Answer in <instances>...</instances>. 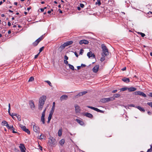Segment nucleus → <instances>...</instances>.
Returning a JSON list of instances; mask_svg holds the SVG:
<instances>
[{
	"mask_svg": "<svg viewBox=\"0 0 152 152\" xmlns=\"http://www.w3.org/2000/svg\"><path fill=\"white\" fill-rule=\"evenodd\" d=\"M101 47L103 52L101 54L105 55V56H107L109 54V52L106 46L104 44H102L101 45Z\"/></svg>",
	"mask_w": 152,
	"mask_h": 152,
	"instance_id": "nucleus-1",
	"label": "nucleus"
},
{
	"mask_svg": "<svg viewBox=\"0 0 152 152\" xmlns=\"http://www.w3.org/2000/svg\"><path fill=\"white\" fill-rule=\"evenodd\" d=\"M114 100V98L113 97H111L108 98H104L102 99L100 101L102 103H106L110 101H113Z\"/></svg>",
	"mask_w": 152,
	"mask_h": 152,
	"instance_id": "nucleus-2",
	"label": "nucleus"
},
{
	"mask_svg": "<svg viewBox=\"0 0 152 152\" xmlns=\"http://www.w3.org/2000/svg\"><path fill=\"white\" fill-rule=\"evenodd\" d=\"M134 94L136 95H139L142 96L144 97H146V95L144 93L141 91H135L134 92Z\"/></svg>",
	"mask_w": 152,
	"mask_h": 152,
	"instance_id": "nucleus-3",
	"label": "nucleus"
},
{
	"mask_svg": "<svg viewBox=\"0 0 152 152\" xmlns=\"http://www.w3.org/2000/svg\"><path fill=\"white\" fill-rule=\"evenodd\" d=\"M46 99V96H45L43 95L40 97L39 99V102L45 103Z\"/></svg>",
	"mask_w": 152,
	"mask_h": 152,
	"instance_id": "nucleus-4",
	"label": "nucleus"
},
{
	"mask_svg": "<svg viewBox=\"0 0 152 152\" xmlns=\"http://www.w3.org/2000/svg\"><path fill=\"white\" fill-rule=\"evenodd\" d=\"M19 147L21 152H26L25 150L26 149L23 144H20Z\"/></svg>",
	"mask_w": 152,
	"mask_h": 152,
	"instance_id": "nucleus-5",
	"label": "nucleus"
},
{
	"mask_svg": "<svg viewBox=\"0 0 152 152\" xmlns=\"http://www.w3.org/2000/svg\"><path fill=\"white\" fill-rule=\"evenodd\" d=\"M33 130L34 132H38L39 131V127L37 125H36L35 124H33Z\"/></svg>",
	"mask_w": 152,
	"mask_h": 152,
	"instance_id": "nucleus-6",
	"label": "nucleus"
},
{
	"mask_svg": "<svg viewBox=\"0 0 152 152\" xmlns=\"http://www.w3.org/2000/svg\"><path fill=\"white\" fill-rule=\"evenodd\" d=\"M99 65H95L92 69L94 73H96L99 70Z\"/></svg>",
	"mask_w": 152,
	"mask_h": 152,
	"instance_id": "nucleus-7",
	"label": "nucleus"
},
{
	"mask_svg": "<svg viewBox=\"0 0 152 152\" xmlns=\"http://www.w3.org/2000/svg\"><path fill=\"white\" fill-rule=\"evenodd\" d=\"M89 42L88 41L84 39L80 40L79 42V43L80 45H82L83 44H88Z\"/></svg>",
	"mask_w": 152,
	"mask_h": 152,
	"instance_id": "nucleus-8",
	"label": "nucleus"
},
{
	"mask_svg": "<svg viewBox=\"0 0 152 152\" xmlns=\"http://www.w3.org/2000/svg\"><path fill=\"white\" fill-rule=\"evenodd\" d=\"M29 104L32 110H34L35 108V105L34 102L32 100H31L29 102Z\"/></svg>",
	"mask_w": 152,
	"mask_h": 152,
	"instance_id": "nucleus-9",
	"label": "nucleus"
},
{
	"mask_svg": "<svg viewBox=\"0 0 152 152\" xmlns=\"http://www.w3.org/2000/svg\"><path fill=\"white\" fill-rule=\"evenodd\" d=\"M75 120L78 123H79L81 125H83L84 124L83 122V121L81 119H76Z\"/></svg>",
	"mask_w": 152,
	"mask_h": 152,
	"instance_id": "nucleus-10",
	"label": "nucleus"
},
{
	"mask_svg": "<svg viewBox=\"0 0 152 152\" xmlns=\"http://www.w3.org/2000/svg\"><path fill=\"white\" fill-rule=\"evenodd\" d=\"M87 56L89 58H90L91 57H93L94 58L95 57V55L92 54L91 52H88L87 54Z\"/></svg>",
	"mask_w": 152,
	"mask_h": 152,
	"instance_id": "nucleus-11",
	"label": "nucleus"
},
{
	"mask_svg": "<svg viewBox=\"0 0 152 152\" xmlns=\"http://www.w3.org/2000/svg\"><path fill=\"white\" fill-rule=\"evenodd\" d=\"M68 96L66 95L62 96L60 97V100L62 101L68 98Z\"/></svg>",
	"mask_w": 152,
	"mask_h": 152,
	"instance_id": "nucleus-12",
	"label": "nucleus"
},
{
	"mask_svg": "<svg viewBox=\"0 0 152 152\" xmlns=\"http://www.w3.org/2000/svg\"><path fill=\"white\" fill-rule=\"evenodd\" d=\"M45 103H40V102H39L38 106H39V110H42V108L43 107V105Z\"/></svg>",
	"mask_w": 152,
	"mask_h": 152,
	"instance_id": "nucleus-13",
	"label": "nucleus"
},
{
	"mask_svg": "<svg viewBox=\"0 0 152 152\" xmlns=\"http://www.w3.org/2000/svg\"><path fill=\"white\" fill-rule=\"evenodd\" d=\"M75 111L76 113L79 112L80 111V109L79 106L77 104L75 105Z\"/></svg>",
	"mask_w": 152,
	"mask_h": 152,
	"instance_id": "nucleus-14",
	"label": "nucleus"
},
{
	"mask_svg": "<svg viewBox=\"0 0 152 152\" xmlns=\"http://www.w3.org/2000/svg\"><path fill=\"white\" fill-rule=\"evenodd\" d=\"M122 80L126 83H128L129 82L130 80L128 78L124 77L122 78Z\"/></svg>",
	"mask_w": 152,
	"mask_h": 152,
	"instance_id": "nucleus-15",
	"label": "nucleus"
},
{
	"mask_svg": "<svg viewBox=\"0 0 152 152\" xmlns=\"http://www.w3.org/2000/svg\"><path fill=\"white\" fill-rule=\"evenodd\" d=\"M53 113H50L48 118V121L47 123L48 124L50 123V121L51 119L52 115Z\"/></svg>",
	"mask_w": 152,
	"mask_h": 152,
	"instance_id": "nucleus-16",
	"label": "nucleus"
},
{
	"mask_svg": "<svg viewBox=\"0 0 152 152\" xmlns=\"http://www.w3.org/2000/svg\"><path fill=\"white\" fill-rule=\"evenodd\" d=\"M137 88L134 87H131L128 88V90L129 92L134 91H135Z\"/></svg>",
	"mask_w": 152,
	"mask_h": 152,
	"instance_id": "nucleus-17",
	"label": "nucleus"
},
{
	"mask_svg": "<svg viewBox=\"0 0 152 152\" xmlns=\"http://www.w3.org/2000/svg\"><path fill=\"white\" fill-rule=\"evenodd\" d=\"M55 102H53V106L51 108V110L50 113H53L54 110H55Z\"/></svg>",
	"mask_w": 152,
	"mask_h": 152,
	"instance_id": "nucleus-18",
	"label": "nucleus"
},
{
	"mask_svg": "<svg viewBox=\"0 0 152 152\" xmlns=\"http://www.w3.org/2000/svg\"><path fill=\"white\" fill-rule=\"evenodd\" d=\"M73 41H68L67 42H65V45H66V46H67L69 45H70L71 44H72L73 43Z\"/></svg>",
	"mask_w": 152,
	"mask_h": 152,
	"instance_id": "nucleus-19",
	"label": "nucleus"
},
{
	"mask_svg": "<svg viewBox=\"0 0 152 152\" xmlns=\"http://www.w3.org/2000/svg\"><path fill=\"white\" fill-rule=\"evenodd\" d=\"M136 108H137L140 111L144 112H145V110L144 108H143L140 106H138L136 107Z\"/></svg>",
	"mask_w": 152,
	"mask_h": 152,
	"instance_id": "nucleus-20",
	"label": "nucleus"
},
{
	"mask_svg": "<svg viewBox=\"0 0 152 152\" xmlns=\"http://www.w3.org/2000/svg\"><path fill=\"white\" fill-rule=\"evenodd\" d=\"M45 115L43 114H42V116L41 118V121L42 122V123L44 124H45Z\"/></svg>",
	"mask_w": 152,
	"mask_h": 152,
	"instance_id": "nucleus-21",
	"label": "nucleus"
},
{
	"mask_svg": "<svg viewBox=\"0 0 152 152\" xmlns=\"http://www.w3.org/2000/svg\"><path fill=\"white\" fill-rule=\"evenodd\" d=\"M87 107L88 108H90L91 109L93 110L96 111L97 112L98 111V110H99V109H98L97 108L94 107L90 106H87Z\"/></svg>",
	"mask_w": 152,
	"mask_h": 152,
	"instance_id": "nucleus-22",
	"label": "nucleus"
},
{
	"mask_svg": "<svg viewBox=\"0 0 152 152\" xmlns=\"http://www.w3.org/2000/svg\"><path fill=\"white\" fill-rule=\"evenodd\" d=\"M85 116L86 117L89 118H92L93 117V115L91 113H86L85 114Z\"/></svg>",
	"mask_w": 152,
	"mask_h": 152,
	"instance_id": "nucleus-23",
	"label": "nucleus"
},
{
	"mask_svg": "<svg viewBox=\"0 0 152 152\" xmlns=\"http://www.w3.org/2000/svg\"><path fill=\"white\" fill-rule=\"evenodd\" d=\"M2 124L3 125L6 126L8 127V124L7 122L5 121H3L2 122Z\"/></svg>",
	"mask_w": 152,
	"mask_h": 152,
	"instance_id": "nucleus-24",
	"label": "nucleus"
},
{
	"mask_svg": "<svg viewBox=\"0 0 152 152\" xmlns=\"http://www.w3.org/2000/svg\"><path fill=\"white\" fill-rule=\"evenodd\" d=\"M102 57L100 58V61L102 62L104 61L105 59V55L101 54Z\"/></svg>",
	"mask_w": 152,
	"mask_h": 152,
	"instance_id": "nucleus-25",
	"label": "nucleus"
},
{
	"mask_svg": "<svg viewBox=\"0 0 152 152\" xmlns=\"http://www.w3.org/2000/svg\"><path fill=\"white\" fill-rule=\"evenodd\" d=\"M65 142V140L64 139H62L59 142V143L61 145H63Z\"/></svg>",
	"mask_w": 152,
	"mask_h": 152,
	"instance_id": "nucleus-26",
	"label": "nucleus"
},
{
	"mask_svg": "<svg viewBox=\"0 0 152 152\" xmlns=\"http://www.w3.org/2000/svg\"><path fill=\"white\" fill-rule=\"evenodd\" d=\"M45 137L44 134H41V135L39 136V139H45Z\"/></svg>",
	"mask_w": 152,
	"mask_h": 152,
	"instance_id": "nucleus-27",
	"label": "nucleus"
},
{
	"mask_svg": "<svg viewBox=\"0 0 152 152\" xmlns=\"http://www.w3.org/2000/svg\"><path fill=\"white\" fill-rule=\"evenodd\" d=\"M62 129L61 128L60 129L58 132V135L59 137H60L62 135Z\"/></svg>",
	"mask_w": 152,
	"mask_h": 152,
	"instance_id": "nucleus-28",
	"label": "nucleus"
},
{
	"mask_svg": "<svg viewBox=\"0 0 152 152\" xmlns=\"http://www.w3.org/2000/svg\"><path fill=\"white\" fill-rule=\"evenodd\" d=\"M66 47L65 44L64 43L63 44L61 45L60 47V48L61 49V50L64 49Z\"/></svg>",
	"mask_w": 152,
	"mask_h": 152,
	"instance_id": "nucleus-29",
	"label": "nucleus"
},
{
	"mask_svg": "<svg viewBox=\"0 0 152 152\" xmlns=\"http://www.w3.org/2000/svg\"><path fill=\"white\" fill-rule=\"evenodd\" d=\"M39 42L37 40H36L35 42H34V43H33V45L35 46H37L38 44L39 43Z\"/></svg>",
	"mask_w": 152,
	"mask_h": 152,
	"instance_id": "nucleus-30",
	"label": "nucleus"
},
{
	"mask_svg": "<svg viewBox=\"0 0 152 152\" xmlns=\"http://www.w3.org/2000/svg\"><path fill=\"white\" fill-rule=\"evenodd\" d=\"M44 37H43V35H42L37 40L39 42L40 41L43 39L44 38Z\"/></svg>",
	"mask_w": 152,
	"mask_h": 152,
	"instance_id": "nucleus-31",
	"label": "nucleus"
},
{
	"mask_svg": "<svg viewBox=\"0 0 152 152\" xmlns=\"http://www.w3.org/2000/svg\"><path fill=\"white\" fill-rule=\"evenodd\" d=\"M55 139H53V137L52 138V139H50V140L49 141V142L51 144H53L54 142V140Z\"/></svg>",
	"mask_w": 152,
	"mask_h": 152,
	"instance_id": "nucleus-32",
	"label": "nucleus"
},
{
	"mask_svg": "<svg viewBox=\"0 0 152 152\" xmlns=\"http://www.w3.org/2000/svg\"><path fill=\"white\" fill-rule=\"evenodd\" d=\"M68 66H69V68L70 69H71L72 70H74V66L73 65H71V64H68Z\"/></svg>",
	"mask_w": 152,
	"mask_h": 152,
	"instance_id": "nucleus-33",
	"label": "nucleus"
},
{
	"mask_svg": "<svg viewBox=\"0 0 152 152\" xmlns=\"http://www.w3.org/2000/svg\"><path fill=\"white\" fill-rule=\"evenodd\" d=\"M121 95L120 94H115L114 95H113L114 97H113L114 98H118V97H119Z\"/></svg>",
	"mask_w": 152,
	"mask_h": 152,
	"instance_id": "nucleus-34",
	"label": "nucleus"
},
{
	"mask_svg": "<svg viewBox=\"0 0 152 152\" xmlns=\"http://www.w3.org/2000/svg\"><path fill=\"white\" fill-rule=\"evenodd\" d=\"M95 4H98V6H99L101 4L100 0H97V2H96Z\"/></svg>",
	"mask_w": 152,
	"mask_h": 152,
	"instance_id": "nucleus-35",
	"label": "nucleus"
},
{
	"mask_svg": "<svg viewBox=\"0 0 152 152\" xmlns=\"http://www.w3.org/2000/svg\"><path fill=\"white\" fill-rule=\"evenodd\" d=\"M17 114L15 113H12L11 114H10V115L12 117V118L13 119H14V116H16L17 115Z\"/></svg>",
	"mask_w": 152,
	"mask_h": 152,
	"instance_id": "nucleus-36",
	"label": "nucleus"
},
{
	"mask_svg": "<svg viewBox=\"0 0 152 152\" xmlns=\"http://www.w3.org/2000/svg\"><path fill=\"white\" fill-rule=\"evenodd\" d=\"M128 88L127 87H124L122 88H121L120 89L121 91H126L127 89H128Z\"/></svg>",
	"mask_w": 152,
	"mask_h": 152,
	"instance_id": "nucleus-37",
	"label": "nucleus"
},
{
	"mask_svg": "<svg viewBox=\"0 0 152 152\" xmlns=\"http://www.w3.org/2000/svg\"><path fill=\"white\" fill-rule=\"evenodd\" d=\"M34 80V78L33 77H31L28 80V82H32Z\"/></svg>",
	"mask_w": 152,
	"mask_h": 152,
	"instance_id": "nucleus-38",
	"label": "nucleus"
},
{
	"mask_svg": "<svg viewBox=\"0 0 152 152\" xmlns=\"http://www.w3.org/2000/svg\"><path fill=\"white\" fill-rule=\"evenodd\" d=\"M45 82L47 83L50 86H52V84L51 82L49 80H45Z\"/></svg>",
	"mask_w": 152,
	"mask_h": 152,
	"instance_id": "nucleus-39",
	"label": "nucleus"
},
{
	"mask_svg": "<svg viewBox=\"0 0 152 152\" xmlns=\"http://www.w3.org/2000/svg\"><path fill=\"white\" fill-rule=\"evenodd\" d=\"M24 131L26 133H27L28 134H30V131L27 129L26 128L25 129V130H24Z\"/></svg>",
	"mask_w": 152,
	"mask_h": 152,
	"instance_id": "nucleus-40",
	"label": "nucleus"
},
{
	"mask_svg": "<svg viewBox=\"0 0 152 152\" xmlns=\"http://www.w3.org/2000/svg\"><path fill=\"white\" fill-rule=\"evenodd\" d=\"M16 116L17 117L18 119V121H21V116L20 115L17 114V115Z\"/></svg>",
	"mask_w": 152,
	"mask_h": 152,
	"instance_id": "nucleus-41",
	"label": "nucleus"
},
{
	"mask_svg": "<svg viewBox=\"0 0 152 152\" xmlns=\"http://www.w3.org/2000/svg\"><path fill=\"white\" fill-rule=\"evenodd\" d=\"M138 34H140L141 35V37H144L145 36V34L142 32H138Z\"/></svg>",
	"mask_w": 152,
	"mask_h": 152,
	"instance_id": "nucleus-42",
	"label": "nucleus"
},
{
	"mask_svg": "<svg viewBox=\"0 0 152 152\" xmlns=\"http://www.w3.org/2000/svg\"><path fill=\"white\" fill-rule=\"evenodd\" d=\"M11 130L12 131V132L14 133H16L17 132L15 131H14L15 128L13 127V126H12L11 127Z\"/></svg>",
	"mask_w": 152,
	"mask_h": 152,
	"instance_id": "nucleus-43",
	"label": "nucleus"
},
{
	"mask_svg": "<svg viewBox=\"0 0 152 152\" xmlns=\"http://www.w3.org/2000/svg\"><path fill=\"white\" fill-rule=\"evenodd\" d=\"M20 127L21 129L24 131L25 130V129L26 128V126H23L22 125L20 126Z\"/></svg>",
	"mask_w": 152,
	"mask_h": 152,
	"instance_id": "nucleus-44",
	"label": "nucleus"
},
{
	"mask_svg": "<svg viewBox=\"0 0 152 152\" xmlns=\"http://www.w3.org/2000/svg\"><path fill=\"white\" fill-rule=\"evenodd\" d=\"M44 48V47H42L39 50V53L41 52H42Z\"/></svg>",
	"mask_w": 152,
	"mask_h": 152,
	"instance_id": "nucleus-45",
	"label": "nucleus"
},
{
	"mask_svg": "<svg viewBox=\"0 0 152 152\" xmlns=\"http://www.w3.org/2000/svg\"><path fill=\"white\" fill-rule=\"evenodd\" d=\"M148 105L150 106L152 108V102H148L147 104Z\"/></svg>",
	"mask_w": 152,
	"mask_h": 152,
	"instance_id": "nucleus-46",
	"label": "nucleus"
},
{
	"mask_svg": "<svg viewBox=\"0 0 152 152\" xmlns=\"http://www.w3.org/2000/svg\"><path fill=\"white\" fill-rule=\"evenodd\" d=\"M80 7L82 8H83L84 7V5L83 4H82V3L80 4Z\"/></svg>",
	"mask_w": 152,
	"mask_h": 152,
	"instance_id": "nucleus-47",
	"label": "nucleus"
},
{
	"mask_svg": "<svg viewBox=\"0 0 152 152\" xmlns=\"http://www.w3.org/2000/svg\"><path fill=\"white\" fill-rule=\"evenodd\" d=\"M83 94H82V93L81 92H80L77 95V96H83Z\"/></svg>",
	"mask_w": 152,
	"mask_h": 152,
	"instance_id": "nucleus-48",
	"label": "nucleus"
},
{
	"mask_svg": "<svg viewBox=\"0 0 152 152\" xmlns=\"http://www.w3.org/2000/svg\"><path fill=\"white\" fill-rule=\"evenodd\" d=\"M83 50L82 49H81L80 50V54L82 55L83 53Z\"/></svg>",
	"mask_w": 152,
	"mask_h": 152,
	"instance_id": "nucleus-49",
	"label": "nucleus"
},
{
	"mask_svg": "<svg viewBox=\"0 0 152 152\" xmlns=\"http://www.w3.org/2000/svg\"><path fill=\"white\" fill-rule=\"evenodd\" d=\"M46 110V108L42 112V114H43V115H45V112Z\"/></svg>",
	"mask_w": 152,
	"mask_h": 152,
	"instance_id": "nucleus-50",
	"label": "nucleus"
},
{
	"mask_svg": "<svg viewBox=\"0 0 152 152\" xmlns=\"http://www.w3.org/2000/svg\"><path fill=\"white\" fill-rule=\"evenodd\" d=\"M68 57L66 55H65L64 56V59L66 60H67L68 59Z\"/></svg>",
	"mask_w": 152,
	"mask_h": 152,
	"instance_id": "nucleus-51",
	"label": "nucleus"
},
{
	"mask_svg": "<svg viewBox=\"0 0 152 152\" xmlns=\"http://www.w3.org/2000/svg\"><path fill=\"white\" fill-rule=\"evenodd\" d=\"M81 93H82L83 95L86 94V93H87V92L85 91L83 92H81Z\"/></svg>",
	"mask_w": 152,
	"mask_h": 152,
	"instance_id": "nucleus-52",
	"label": "nucleus"
},
{
	"mask_svg": "<svg viewBox=\"0 0 152 152\" xmlns=\"http://www.w3.org/2000/svg\"><path fill=\"white\" fill-rule=\"evenodd\" d=\"M74 53H75V55L76 56V57H78V55L77 53L75 52Z\"/></svg>",
	"mask_w": 152,
	"mask_h": 152,
	"instance_id": "nucleus-53",
	"label": "nucleus"
},
{
	"mask_svg": "<svg viewBox=\"0 0 152 152\" xmlns=\"http://www.w3.org/2000/svg\"><path fill=\"white\" fill-rule=\"evenodd\" d=\"M39 53L38 54H37L36 55H35V56H34V58H37L38 56H39Z\"/></svg>",
	"mask_w": 152,
	"mask_h": 152,
	"instance_id": "nucleus-54",
	"label": "nucleus"
},
{
	"mask_svg": "<svg viewBox=\"0 0 152 152\" xmlns=\"http://www.w3.org/2000/svg\"><path fill=\"white\" fill-rule=\"evenodd\" d=\"M64 63L65 64H68V61L66 60H64Z\"/></svg>",
	"mask_w": 152,
	"mask_h": 152,
	"instance_id": "nucleus-55",
	"label": "nucleus"
},
{
	"mask_svg": "<svg viewBox=\"0 0 152 152\" xmlns=\"http://www.w3.org/2000/svg\"><path fill=\"white\" fill-rule=\"evenodd\" d=\"M152 151V150L150 148L148 149L147 152H151Z\"/></svg>",
	"mask_w": 152,
	"mask_h": 152,
	"instance_id": "nucleus-56",
	"label": "nucleus"
},
{
	"mask_svg": "<svg viewBox=\"0 0 152 152\" xmlns=\"http://www.w3.org/2000/svg\"><path fill=\"white\" fill-rule=\"evenodd\" d=\"M117 91V90H114L112 91V93H115Z\"/></svg>",
	"mask_w": 152,
	"mask_h": 152,
	"instance_id": "nucleus-57",
	"label": "nucleus"
},
{
	"mask_svg": "<svg viewBox=\"0 0 152 152\" xmlns=\"http://www.w3.org/2000/svg\"><path fill=\"white\" fill-rule=\"evenodd\" d=\"M39 149L41 151H42V147L41 146H40L39 145Z\"/></svg>",
	"mask_w": 152,
	"mask_h": 152,
	"instance_id": "nucleus-58",
	"label": "nucleus"
},
{
	"mask_svg": "<svg viewBox=\"0 0 152 152\" xmlns=\"http://www.w3.org/2000/svg\"><path fill=\"white\" fill-rule=\"evenodd\" d=\"M86 65L84 64H81V67H84L85 66H86Z\"/></svg>",
	"mask_w": 152,
	"mask_h": 152,
	"instance_id": "nucleus-59",
	"label": "nucleus"
},
{
	"mask_svg": "<svg viewBox=\"0 0 152 152\" xmlns=\"http://www.w3.org/2000/svg\"><path fill=\"white\" fill-rule=\"evenodd\" d=\"M11 127H12V126H10L9 125H8V127L7 126V127L8 128V129H11Z\"/></svg>",
	"mask_w": 152,
	"mask_h": 152,
	"instance_id": "nucleus-60",
	"label": "nucleus"
},
{
	"mask_svg": "<svg viewBox=\"0 0 152 152\" xmlns=\"http://www.w3.org/2000/svg\"><path fill=\"white\" fill-rule=\"evenodd\" d=\"M58 11H59V12L60 13H62V11L60 9H59L58 10Z\"/></svg>",
	"mask_w": 152,
	"mask_h": 152,
	"instance_id": "nucleus-61",
	"label": "nucleus"
},
{
	"mask_svg": "<svg viewBox=\"0 0 152 152\" xmlns=\"http://www.w3.org/2000/svg\"><path fill=\"white\" fill-rule=\"evenodd\" d=\"M126 69V67H124V68H122L121 70H122V71H124Z\"/></svg>",
	"mask_w": 152,
	"mask_h": 152,
	"instance_id": "nucleus-62",
	"label": "nucleus"
},
{
	"mask_svg": "<svg viewBox=\"0 0 152 152\" xmlns=\"http://www.w3.org/2000/svg\"><path fill=\"white\" fill-rule=\"evenodd\" d=\"M8 25L9 26L11 25V23L10 22L8 23Z\"/></svg>",
	"mask_w": 152,
	"mask_h": 152,
	"instance_id": "nucleus-63",
	"label": "nucleus"
},
{
	"mask_svg": "<svg viewBox=\"0 0 152 152\" xmlns=\"http://www.w3.org/2000/svg\"><path fill=\"white\" fill-rule=\"evenodd\" d=\"M81 67V66H78L77 67L78 69H79Z\"/></svg>",
	"mask_w": 152,
	"mask_h": 152,
	"instance_id": "nucleus-64",
	"label": "nucleus"
}]
</instances>
